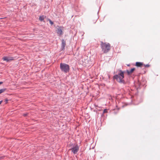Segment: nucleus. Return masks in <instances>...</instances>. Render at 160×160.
Instances as JSON below:
<instances>
[{"mask_svg": "<svg viewBox=\"0 0 160 160\" xmlns=\"http://www.w3.org/2000/svg\"><path fill=\"white\" fill-rule=\"evenodd\" d=\"M124 77V72L121 70H120L118 74L115 75L113 78V79H116L118 82L124 83L125 82V81L123 79Z\"/></svg>", "mask_w": 160, "mask_h": 160, "instance_id": "1", "label": "nucleus"}, {"mask_svg": "<svg viewBox=\"0 0 160 160\" xmlns=\"http://www.w3.org/2000/svg\"><path fill=\"white\" fill-rule=\"evenodd\" d=\"M101 46L102 51L104 53H106L108 52L111 49L110 44L108 43L101 42Z\"/></svg>", "mask_w": 160, "mask_h": 160, "instance_id": "2", "label": "nucleus"}, {"mask_svg": "<svg viewBox=\"0 0 160 160\" xmlns=\"http://www.w3.org/2000/svg\"><path fill=\"white\" fill-rule=\"evenodd\" d=\"M60 67L61 71L65 73H67L69 71V66L68 65L65 63H61Z\"/></svg>", "mask_w": 160, "mask_h": 160, "instance_id": "3", "label": "nucleus"}, {"mask_svg": "<svg viewBox=\"0 0 160 160\" xmlns=\"http://www.w3.org/2000/svg\"><path fill=\"white\" fill-rule=\"evenodd\" d=\"M79 149V148L78 146L76 145L72 148L70 149L69 150H71L72 152L74 154H76L78 152Z\"/></svg>", "mask_w": 160, "mask_h": 160, "instance_id": "4", "label": "nucleus"}, {"mask_svg": "<svg viewBox=\"0 0 160 160\" xmlns=\"http://www.w3.org/2000/svg\"><path fill=\"white\" fill-rule=\"evenodd\" d=\"M57 32L59 36L62 35L63 34L62 31L63 29V27H58L57 28Z\"/></svg>", "mask_w": 160, "mask_h": 160, "instance_id": "5", "label": "nucleus"}, {"mask_svg": "<svg viewBox=\"0 0 160 160\" xmlns=\"http://www.w3.org/2000/svg\"><path fill=\"white\" fill-rule=\"evenodd\" d=\"M2 59L3 60L6 61L7 62H9L13 60L12 58L8 57H4Z\"/></svg>", "mask_w": 160, "mask_h": 160, "instance_id": "6", "label": "nucleus"}, {"mask_svg": "<svg viewBox=\"0 0 160 160\" xmlns=\"http://www.w3.org/2000/svg\"><path fill=\"white\" fill-rule=\"evenodd\" d=\"M135 68H132L130 70H127V72L128 75L131 74L134 71Z\"/></svg>", "mask_w": 160, "mask_h": 160, "instance_id": "7", "label": "nucleus"}, {"mask_svg": "<svg viewBox=\"0 0 160 160\" xmlns=\"http://www.w3.org/2000/svg\"><path fill=\"white\" fill-rule=\"evenodd\" d=\"M143 65L142 63L139 62H137L136 63V66L138 67H142Z\"/></svg>", "mask_w": 160, "mask_h": 160, "instance_id": "8", "label": "nucleus"}, {"mask_svg": "<svg viewBox=\"0 0 160 160\" xmlns=\"http://www.w3.org/2000/svg\"><path fill=\"white\" fill-rule=\"evenodd\" d=\"M46 18V16L44 15L42 16H40L39 18V20L41 21H43L44 19Z\"/></svg>", "mask_w": 160, "mask_h": 160, "instance_id": "9", "label": "nucleus"}, {"mask_svg": "<svg viewBox=\"0 0 160 160\" xmlns=\"http://www.w3.org/2000/svg\"><path fill=\"white\" fill-rule=\"evenodd\" d=\"M62 47L63 48H64L66 45V42L65 41H64V40H62Z\"/></svg>", "mask_w": 160, "mask_h": 160, "instance_id": "10", "label": "nucleus"}, {"mask_svg": "<svg viewBox=\"0 0 160 160\" xmlns=\"http://www.w3.org/2000/svg\"><path fill=\"white\" fill-rule=\"evenodd\" d=\"M6 90V88H2L0 89V94L4 92Z\"/></svg>", "mask_w": 160, "mask_h": 160, "instance_id": "11", "label": "nucleus"}, {"mask_svg": "<svg viewBox=\"0 0 160 160\" xmlns=\"http://www.w3.org/2000/svg\"><path fill=\"white\" fill-rule=\"evenodd\" d=\"M49 21L50 24H51V25L53 24V22L50 19H49Z\"/></svg>", "mask_w": 160, "mask_h": 160, "instance_id": "12", "label": "nucleus"}, {"mask_svg": "<svg viewBox=\"0 0 160 160\" xmlns=\"http://www.w3.org/2000/svg\"><path fill=\"white\" fill-rule=\"evenodd\" d=\"M107 109H105L104 110L103 113H107Z\"/></svg>", "mask_w": 160, "mask_h": 160, "instance_id": "13", "label": "nucleus"}, {"mask_svg": "<svg viewBox=\"0 0 160 160\" xmlns=\"http://www.w3.org/2000/svg\"><path fill=\"white\" fill-rule=\"evenodd\" d=\"M144 66L145 67H148L150 65L149 64L144 65Z\"/></svg>", "mask_w": 160, "mask_h": 160, "instance_id": "14", "label": "nucleus"}, {"mask_svg": "<svg viewBox=\"0 0 160 160\" xmlns=\"http://www.w3.org/2000/svg\"><path fill=\"white\" fill-rule=\"evenodd\" d=\"M28 113H25V114H23V116H26L28 115Z\"/></svg>", "mask_w": 160, "mask_h": 160, "instance_id": "15", "label": "nucleus"}, {"mask_svg": "<svg viewBox=\"0 0 160 160\" xmlns=\"http://www.w3.org/2000/svg\"><path fill=\"white\" fill-rule=\"evenodd\" d=\"M2 101H0V105L2 103Z\"/></svg>", "mask_w": 160, "mask_h": 160, "instance_id": "16", "label": "nucleus"}, {"mask_svg": "<svg viewBox=\"0 0 160 160\" xmlns=\"http://www.w3.org/2000/svg\"><path fill=\"white\" fill-rule=\"evenodd\" d=\"M2 82H0V85L2 84Z\"/></svg>", "mask_w": 160, "mask_h": 160, "instance_id": "17", "label": "nucleus"}]
</instances>
